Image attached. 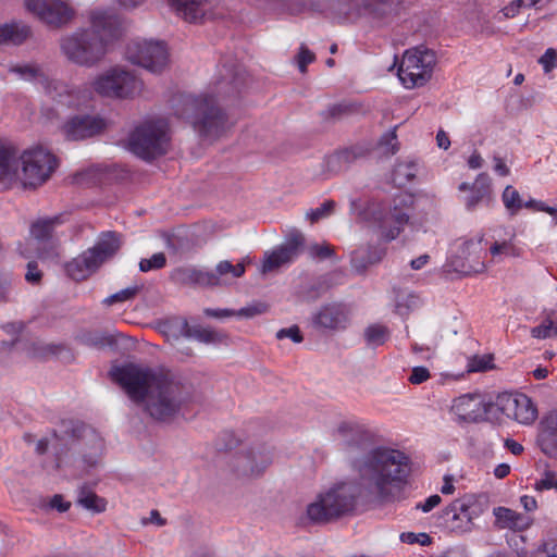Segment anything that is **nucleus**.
I'll return each instance as SVG.
<instances>
[{
    "label": "nucleus",
    "mask_w": 557,
    "mask_h": 557,
    "mask_svg": "<svg viewBox=\"0 0 557 557\" xmlns=\"http://www.w3.org/2000/svg\"><path fill=\"white\" fill-rule=\"evenodd\" d=\"M336 432L341 449L357 478L335 483L307 506V517L314 524L352 516L372 503L397 502L412 471L409 456L398 449L375 446L373 434L363 425L344 421Z\"/></svg>",
    "instance_id": "obj_1"
},
{
    "label": "nucleus",
    "mask_w": 557,
    "mask_h": 557,
    "mask_svg": "<svg viewBox=\"0 0 557 557\" xmlns=\"http://www.w3.org/2000/svg\"><path fill=\"white\" fill-rule=\"evenodd\" d=\"M90 28H82L60 39L62 54L72 63L94 66L107 54L108 44L119 39L123 33L121 16L110 10L90 14Z\"/></svg>",
    "instance_id": "obj_2"
},
{
    "label": "nucleus",
    "mask_w": 557,
    "mask_h": 557,
    "mask_svg": "<svg viewBox=\"0 0 557 557\" xmlns=\"http://www.w3.org/2000/svg\"><path fill=\"white\" fill-rule=\"evenodd\" d=\"M52 449L57 468L73 467L85 473L97 468L102 459L104 443L102 437L79 420L65 419L60 430H52Z\"/></svg>",
    "instance_id": "obj_3"
},
{
    "label": "nucleus",
    "mask_w": 557,
    "mask_h": 557,
    "mask_svg": "<svg viewBox=\"0 0 557 557\" xmlns=\"http://www.w3.org/2000/svg\"><path fill=\"white\" fill-rule=\"evenodd\" d=\"M174 114L189 123L201 139L215 140L230 128L226 112L210 95H177L172 99Z\"/></svg>",
    "instance_id": "obj_4"
},
{
    "label": "nucleus",
    "mask_w": 557,
    "mask_h": 557,
    "mask_svg": "<svg viewBox=\"0 0 557 557\" xmlns=\"http://www.w3.org/2000/svg\"><path fill=\"white\" fill-rule=\"evenodd\" d=\"M189 399L190 393L185 384L170 373H161L141 404L152 420L171 423Z\"/></svg>",
    "instance_id": "obj_5"
},
{
    "label": "nucleus",
    "mask_w": 557,
    "mask_h": 557,
    "mask_svg": "<svg viewBox=\"0 0 557 557\" xmlns=\"http://www.w3.org/2000/svg\"><path fill=\"white\" fill-rule=\"evenodd\" d=\"M413 202V196L410 194L395 197L389 208L383 202L372 200L367 203L360 215L363 220L375 223L383 238L392 242L399 236L408 223Z\"/></svg>",
    "instance_id": "obj_6"
},
{
    "label": "nucleus",
    "mask_w": 557,
    "mask_h": 557,
    "mask_svg": "<svg viewBox=\"0 0 557 557\" xmlns=\"http://www.w3.org/2000/svg\"><path fill=\"white\" fill-rule=\"evenodd\" d=\"M165 120H150L141 123L131 133L129 150L143 160H153L166 153L170 137Z\"/></svg>",
    "instance_id": "obj_7"
},
{
    "label": "nucleus",
    "mask_w": 557,
    "mask_h": 557,
    "mask_svg": "<svg viewBox=\"0 0 557 557\" xmlns=\"http://www.w3.org/2000/svg\"><path fill=\"white\" fill-rule=\"evenodd\" d=\"M436 64L435 52L423 46L406 50L398 67V77L406 88L424 86Z\"/></svg>",
    "instance_id": "obj_8"
},
{
    "label": "nucleus",
    "mask_w": 557,
    "mask_h": 557,
    "mask_svg": "<svg viewBox=\"0 0 557 557\" xmlns=\"http://www.w3.org/2000/svg\"><path fill=\"white\" fill-rule=\"evenodd\" d=\"M110 374L136 404H141L146 399L150 388L161 375L151 369L140 368L134 363L114 367Z\"/></svg>",
    "instance_id": "obj_9"
},
{
    "label": "nucleus",
    "mask_w": 557,
    "mask_h": 557,
    "mask_svg": "<svg viewBox=\"0 0 557 557\" xmlns=\"http://www.w3.org/2000/svg\"><path fill=\"white\" fill-rule=\"evenodd\" d=\"M245 273V265L237 263L233 265L230 261L224 260L218 263L215 271H202L194 268L176 269L173 278L188 286L215 287L222 285L224 276L231 274L232 277H240Z\"/></svg>",
    "instance_id": "obj_10"
},
{
    "label": "nucleus",
    "mask_w": 557,
    "mask_h": 557,
    "mask_svg": "<svg viewBox=\"0 0 557 557\" xmlns=\"http://www.w3.org/2000/svg\"><path fill=\"white\" fill-rule=\"evenodd\" d=\"M23 164V183L26 187H37L47 182L58 166V160L42 147L24 151L20 157Z\"/></svg>",
    "instance_id": "obj_11"
},
{
    "label": "nucleus",
    "mask_w": 557,
    "mask_h": 557,
    "mask_svg": "<svg viewBox=\"0 0 557 557\" xmlns=\"http://www.w3.org/2000/svg\"><path fill=\"white\" fill-rule=\"evenodd\" d=\"M127 59L152 73H161L169 61V52L163 41H134L126 49Z\"/></svg>",
    "instance_id": "obj_12"
},
{
    "label": "nucleus",
    "mask_w": 557,
    "mask_h": 557,
    "mask_svg": "<svg viewBox=\"0 0 557 557\" xmlns=\"http://www.w3.org/2000/svg\"><path fill=\"white\" fill-rule=\"evenodd\" d=\"M63 223V215L57 214L37 218L29 224V237L35 242L40 258L58 256L59 239L55 228Z\"/></svg>",
    "instance_id": "obj_13"
},
{
    "label": "nucleus",
    "mask_w": 557,
    "mask_h": 557,
    "mask_svg": "<svg viewBox=\"0 0 557 557\" xmlns=\"http://www.w3.org/2000/svg\"><path fill=\"white\" fill-rule=\"evenodd\" d=\"M95 91L107 97L127 98L140 89L137 77L123 69H112L92 83Z\"/></svg>",
    "instance_id": "obj_14"
},
{
    "label": "nucleus",
    "mask_w": 557,
    "mask_h": 557,
    "mask_svg": "<svg viewBox=\"0 0 557 557\" xmlns=\"http://www.w3.org/2000/svg\"><path fill=\"white\" fill-rule=\"evenodd\" d=\"M271 462L270 449L259 444L236 453L230 461V467L238 478L252 479L260 476Z\"/></svg>",
    "instance_id": "obj_15"
},
{
    "label": "nucleus",
    "mask_w": 557,
    "mask_h": 557,
    "mask_svg": "<svg viewBox=\"0 0 557 557\" xmlns=\"http://www.w3.org/2000/svg\"><path fill=\"white\" fill-rule=\"evenodd\" d=\"M26 9L50 28H61L74 17L75 11L62 0H26Z\"/></svg>",
    "instance_id": "obj_16"
},
{
    "label": "nucleus",
    "mask_w": 557,
    "mask_h": 557,
    "mask_svg": "<svg viewBox=\"0 0 557 557\" xmlns=\"http://www.w3.org/2000/svg\"><path fill=\"white\" fill-rule=\"evenodd\" d=\"M401 0H357L346 12L349 18L366 17L382 23L396 15Z\"/></svg>",
    "instance_id": "obj_17"
},
{
    "label": "nucleus",
    "mask_w": 557,
    "mask_h": 557,
    "mask_svg": "<svg viewBox=\"0 0 557 557\" xmlns=\"http://www.w3.org/2000/svg\"><path fill=\"white\" fill-rule=\"evenodd\" d=\"M350 322V309L341 301L325 304L312 317V326L319 331L345 330Z\"/></svg>",
    "instance_id": "obj_18"
},
{
    "label": "nucleus",
    "mask_w": 557,
    "mask_h": 557,
    "mask_svg": "<svg viewBox=\"0 0 557 557\" xmlns=\"http://www.w3.org/2000/svg\"><path fill=\"white\" fill-rule=\"evenodd\" d=\"M305 237L300 232L290 233L286 242L268 253L262 263V273L272 272L280 267L292 262L301 252Z\"/></svg>",
    "instance_id": "obj_19"
},
{
    "label": "nucleus",
    "mask_w": 557,
    "mask_h": 557,
    "mask_svg": "<svg viewBox=\"0 0 557 557\" xmlns=\"http://www.w3.org/2000/svg\"><path fill=\"white\" fill-rule=\"evenodd\" d=\"M165 331L171 333L175 338L187 337L195 338L205 344H216L223 342L224 336L209 327L200 325L191 326L186 319L175 318L164 323Z\"/></svg>",
    "instance_id": "obj_20"
},
{
    "label": "nucleus",
    "mask_w": 557,
    "mask_h": 557,
    "mask_svg": "<svg viewBox=\"0 0 557 557\" xmlns=\"http://www.w3.org/2000/svg\"><path fill=\"white\" fill-rule=\"evenodd\" d=\"M106 124L98 116L89 114H77L71 116L63 125V132L66 138L72 140L85 139L99 134Z\"/></svg>",
    "instance_id": "obj_21"
},
{
    "label": "nucleus",
    "mask_w": 557,
    "mask_h": 557,
    "mask_svg": "<svg viewBox=\"0 0 557 557\" xmlns=\"http://www.w3.org/2000/svg\"><path fill=\"white\" fill-rule=\"evenodd\" d=\"M451 412L458 423L481 422L482 397L479 394H465L454 399Z\"/></svg>",
    "instance_id": "obj_22"
},
{
    "label": "nucleus",
    "mask_w": 557,
    "mask_h": 557,
    "mask_svg": "<svg viewBox=\"0 0 557 557\" xmlns=\"http://www.w3.org/2000/svg\"><path fill=\"white\" fill-rule=\"evenodd\" d=\"M123 236L114 231L102 232L94 245L87 249L100 267L108 260L112 259L121 249Z\"/></svg>",
    "instance_id": "obj_23"
},
{
    "label": "nucleus",
    "mask_w": 557,
    "mask_h": 557,
    "mask_svg": "<svg viewBox=\"0 0 557 557\" xmlns=\"http://www.w3.org/2000/svg\"><path fill=\"white\" fill-rule=\"evenodd\" d=\"M537 444L549 458L557 459V412L545 416L540 423Z\"/></svg>",
    "instance_id": "obj_24"
},
{
    "label": "nucleus",
    "mask_w": 557,
    "mask_h": 557,
    "mask_svg": "<svg viewBox=\"0 0 557 557\" xmlns=\"http://www.w3.org/2000/svg\"><path fill=\"white\" fill-rule=\"evenodd\" d=\"M495 517V527L498 529H509L516 532L528 530L533 523V519L527 515L517 512L507 507H495L493 509Z\"/></svg>",
    "instance_id": "obj_25"
},
{
    "label": "nucleus",
    "mask_w": 557,
    "mask_h": 557,
    "mask_svg": "<svg viewBox=\"0 0 557 557\" xmlns=\"http://www.w3.org/2000/svg\"><path fill=\"white\" fill-rule=\"evenodd\" d=\"M18 151L15 147L0 144V184L8 188L16 178Z\"/></svg>",
    "instance_id": "obj_26"
},
{
    "label": "nucleus",
    "mask_w": 557,
    "mask_h": 557,
    "mask_svg": "<svg viewBox=\"0 0 557 557\" xmlns=\"http://www.w3.org/2000/svg\"><path fill=\"white\" fill-rule=\"evenodd\" d=\"M368 153L369 150L362 146H352L336 151L326 159L327 170L334 173L345 171L350 164L364 158Z\"/></svg>",
    "instance_id": "obj_27"
},
{
    "label": "nucleus",
    "mask_w": 557,
    "mask_h": 557,
    "mask_svg": "<svg viewBox=\"0 0 557 557\" xmlns=\"http://www.w3.org/2000/svg\"><path fill=\"white\" fill-rule=\"evenodd\" d=\"M100 267L88 250L84 251L65 264L66 274L76 282L88 278Z\"/></svg>",
    "instance_id": "obj_28"
},
{
    "label": "nucleus",
    "mask_w": 557,
    "mask_h": 557,
    "mask_svg": "<svg viewBox=\"0 0 557 557\" xmlns=\"http://www.w3.org/2000/svg\"><path fill=\"white\" fill-rule=\"evenodd\" d=\"M247 83V75L240 67L227 70L226 75H223L216 83V88L220 94L225 97H234L239 95L245 88Z\"/></svg>",
    "instance_id": "obj_29"
},
{
    "label": "nucleus",
    "mask_w": 557,
    "mask_h": 557,
    "mask_svg": "<svg viewBox=\"0 0 557 557\" xmlns=\"http://www.w3.org/2000/svg\"><path fill=\"white\" fill-rule=\"evenodd\" d=\"M208 0H169L171 8L189 23H198L206 15Z\"/></svg>",
    "instance_id": "obj_30"
},
{
    "label": "nucleus",
    "mask_w": 557,
    "mask_h": 557,
    "mask_svg": "<svg viewBox=\"0 0 557 557\" xmlns=\"http://www.w3.org/2000/svg\"><path fill=\"white\" fill-rule=\"evenodd\" d=\"M492 195L491 178L486 173H480L472 184L471 194L466 199L468 210H474L483 201H490Z\"/></svg>",
    "instance_id": "obj_31"
},
{
    "label": "nucleus",
    "mask_w": 557,
    "mask_h": 557,
    "mask_svg": "<svg viewBox=\"0 0 557 557\" xmlns=\"http://www.w3.org/2000/svg\"><path fill=\"white\" fill-rule=\"evenodd\" d=\"M455 511L459 510L460 512H465L467 517L466 527L471 528L474 527V519L480 517L484 511V506L480 502V499L473 495H467L462 498L455 499Z\"/></svg>",
    "instance_id": "obj_32"
},
{
    "label": "nucleus",
    "mask_w": 557,
    "mask_h": 557,
    "mask_svg": "<svg viewBox=\"0 0 557 557\" xmlns=\"http://www.w3.org/2000/svg\"><path fill=\"white\" fill-rule=\"evenodd\" d=\"M30 27L24 24L0 25V44L21 45L30 36Z\"/></svg>",
    "instance_id": "obj_33"
},
{
    "label": "nucleus",
    "mask_w": 557,
    "mask_h": 557,
    "mask_svg": "<svg viewBox=\"0 0 557 557\" xmlns=\"http://www.w3.org/2000/svg\"><path fill=\"white\" fill-rule=\"evenodd\" d=\"M76 503L94 513L103 512L107 508V500L98 496L87 485L79 487Z\"/></svg>",
    "instance_id": "obj_34"
},
{
    "label": "nucleus",
    "mask_w": 557,
    "mask_h": 557,
    "mask_svg": "<svg viewBox=\"0 0 557 557\" xmlns=\"http://www.w3.org/2000/svg\"><path fill=\"white\" fill-rule=\"evenodd\" d=\"M455 500L451 502L447 507L443 509L442 519L447 529L451 532L456 533H467L471 531V528H465L467 517L465 512H460L459 510L455 511Z\"/></svg>",
    "instance_id": "obj_35"
},
{
    "label": "nucleus",
    "mask_w": 557,
    "mask_h": 557,
    "mask_svg": "<svg viewBox=\"0 0 557 557\" xmlns=\"http://www.w3.org/2000/svg\"><path fill=\"white\" fill-rule=\"evenodd\" d=\"M76 339L82 345L97 349H101L115 344V341L112 336L107 335L100 331H83L76 336Z\"/></svg>",
    "instance_id": "obj_36"
},
{
    "label": "nucleus",
    "mask_w": 557,
    "mask_h": 557,
    "mask_svg": "<svg viewBox=\"0 0 557 557\" xmlns=\"http://www.w3.org/2000/svg\"><path fill=\"white\" fill-rule=\"evenodd\" d=\"M517 405L515 421L522 424H530L536 419L537 410L527 395L519 394Z\"/></svg>",
    "instance_id": "obj_37"
},
{
    "label": "nucleus",
    "mask_w": 557,
    "mask_h": 557,
    "mask_svg": "<svg viewBox=\"0 0 557 557\" xmlns=\"http://www.w3.org/2000/svg\"><path fill=\"white\" fill-rule=\"evenodd\" d=\"M531 335L540 339L557 335V311L547 312L542 323L531 329Z\"/></svg>",
    "instance_id": "obj_38"
},
{
    "label": "nucleus",
    "mask_w": 557,
    "mask_h": 557,
    "mask_svg": "<svg viewBox=\"0 0 557 557\" xmlns=\"http://www.w3.org/2000/svg\"><path fill=\"white\" fill-rule=\"evenodd\" d=\"M391 332L387 326L382 324H371L364 332L363 337L369 347L382 346L389 338Z\"/></svg>",
    "instance_id": "obj_39"
},
{
    "label": "nucleus",
    "mask_w": 557,
    "mask_h": 557,
    "mask_svg": "<svg viewBox=\"0 0 557 557\" xmlns=\"http://www.w3.org/2000/svg\"><path fill=\"white\" fill-rule=\"evenodd\" d=\"M417 173V163L414 161L399 162L396 164L393 178L399 185H406L414 180Z\"/></svg>",
    "instance_id": "obj_40"
},
{
    "label": "nucleus",
    "mask_w": 557,
    "mask_h": 557,
    "mask_svg": "<svg viewBox=\"0 0 557 557\" xmlns=\"http://www.w3.org/2000/svg\"><path fill=\"white\" fill-rule=\"evenodd\" d=\"M502 200L510 215H516L523 208V200L521 199L519 191L511 185L505 187Z\"/></svg>",
    "instance_id": "obj_41"
},
{
    "label": "nucleus",
    "mask_w": 557,
    "mask_h": 557,
    "mask_svg": "<svg viewBox=\"0 0 557 557\" xmlns=\"http://www.w3.org/2000/svg\"><path fill=\"white\" fill-rule=\"evenodd\" d=\"M358 108L351 102H341L331 106L326 111L322 112L325 120L339 121L352 113H356Z\"/></svg>",
    "instance_id": "obj_42"
},
{
    "label": "nucleus",
    "mask_w": 557,
    "mask_h": 557,
    "mask_svg": "<svg viewBox=\"0 0 557 557\" xmlns=\"http://www.w3.org/2000/svg\"><path fill=\"white\" fill-rule=\"evenodd\" d=\"M518 404V395H512L509 393L499 394L496 397V406L500 413L505 416V418L515 419L517 416V405Z\"/></svg>",
    "instance_id": "obj_43"
},
{
    "label": "nucleus",
    "mask_w": 557,
    "mask_h": 557,
    "mask_svg": "<svg viewBox=\"0 0 557 557\" xmlns=\"http://www.w3.org/2000/svg\"><path fill=\"white\" fill-rule=\"evenodd\" d=\"M505 416L500 413L495 401L484 403L482 399V411H481V422L488 421L492 423L500 424L504 422Z\"/></svg>",
    "instance_id": "obj_44"
},
{
    "label": "nucleus",
    "mask_w": 557,
    "mask_h": 557,
    "mask_svg": "<svg viewBox=\"0 0 557 557\" xmlns=\"http://www.w3.org/2000/svg\"><path fill=\"white\" fill-rule=\"evenodd\" d=\"M335 206L336 203L334 200H325L320 207L307 212V218L312 224L317 223L321 219L330 216L334 212Z\"/></svg>",
    "instance_id": "obj_45"
},
{
    "label": "nucleus",
    "mask_w": 557,
    "mask_h": 557,
    "mask_svg": "<svg viewBox=\"0 0 557 557\" xmlns=\"http://www.w3.org/2000/svg\"><path fill=\"white\" fill-rule=\"evenodd\" d=\"M140 289H141V286H138V285H134V286L124 288V289L107 297L103 300V304L111 306L116 302H123L126 300H131L140 292Z\"/></svg>",
    "instance_id": "obj_46"
},
{
    "label": "nucleus",
    "mask_w": 557,
    "mask_h": 557,
    "mask_svg": "<svg viewBox=\"0 0 557 557\" xmlns=\"http://www.w3.org/2000/svg\"><path fill=\"white\" fill-rule=\"evenodd\" d=\"M379 145L384 149L386 154H395L399 150L396 127L383 134L380 138Z\"/></svg>",
    "instance_id": "obj_47"
},
{
    "label": "nucleus",
    "mask_w": 557,
    "mask_h": 557,
    "mask_svg": "<svg viewBox=\"0 0 557 557\" xmlns=\"http://www.w3.org/2000/svg\"><path fill=\"white\" fill-rule=\"evenodd\" d=\"M166 264V257L164 252H157L149 259H141L139 262V270L141 272H148L151 270H159L164 268Z\"/></svg>",
    "instance_id": "obj_48"
},
{
    "label": "nucleus",
    "mask_w": 557,
    "mask_h": 557,
    "mask_svg": "<svg viewBox=\"0 0 557 557\" xmlns=\"http://www.w3.org/2000/svg\"><path fill=\"white\" fill-rule=\"evenodd\" d=\"M62 352H69V348L65 345H39L34 344V356L36 357H47L49 355L60 356Z\"/></svg>",
    "instance_id": "obj_49"
},
{
    "label": "nucleus",
    "mask_w": 557,
    "mask_h": 557,
    "mask_svg": "<svg viewBox=\"0 0 557 557\" xmlns=\"http://www.w3.org/2000/svg\"><path fill=\"white\" fill-rule=\"evenodd\" d=\"M534 488L539 492L555 490L557 491V474L555 471L545 470L542 478L536 480Z\"/></svg>",
    "instance_id": "obj_50"
},
{
    "label": "nucleus",
    "mask_w": 557,
    "mask_h": 557,
    "mask_svg": "<svg viewBox=\"0 0 557 557\" xmlns=\"http://www.w3.org/2000/svg\"><path fill=\"white\" fill-rule=\"evenodd\" d=\"M12 72L18 74L22 78L33 81L40 75V70L36 65L25 64L16 65L11 69Z\"/></svg>",
    "instance_id": "obj_51"
},
{
    "label": "nucleus",
    "mask_w": 557,
    "mask_h": 557,
    "mask_svg": "<svg viewBox=\"0 0 557 557\" xmlns=\"http://www.w3.org/2000/svg\"><path fill=\"white\" fill-rule=\"evenodd\" d=\"M490 252L493 257L505 255V256H517V248L509 242L498 243L495 242L491 248Z\"/></svg>",
    "instance_id": "obj_52"
},
{
    "label": "nucleus",
    "mask_w": 557,
    "mask_h": 557,
    "mask_svg": "<svg viewBox=\"0 0 557 557\" xmlns=\"http://www.w3.org/2000/svg\"><path fill=\"white\" fill-rule=\"evenodd\" d=\"M42 271L39 269L37 261L32 260L26 265L25 280L27 283L36 285L41 282Z\"/></svg>",
    "instance_id": "obj_53"
},
{
    "label": "nucleus",
    "mask_w": 557,
    "mask_h": 557,
    "mask_svg": "<svg viewBox=\"0 0 557 557\" xmlns=\"http://www.w3.org/2000/svg\"><path fill=\"white\" fill-rule=\"evenodd\" d=\"M369 265L366 251L357 250L351 255V267L358 274L364 273Z\"/></svg>",
    "instance_id": "obj_54"
},
{
    "label": "nucleus",
    "mask_w": 557,
    "mask_h": 557,
    "mask_svg": "<svg viewBox=\"0 0 557 557\" xmlns=\"http://www.w3.org/2000/svg\"><path fill=\"white\" fill-rule=\"evenodd\" d=\"M238 444V440L236 438L235 434L230 431L222 432L218 443L216 447L219 450H231L235 448Z\"/></svg>",
    "instance_id": "obj_55"
},
{
    "label": "nucleus",
    "mask_w": 557,
    "mask_h": 557,
    "mask_svg": "<svg viewBox=\"0 0 557 557\" xmlns=\"http://www.w3.org/2000/svg\"><path fill=\"white\" fill-rule=\"evenodd\" d=\"M267 310L268 306L265 304L258 302L239 309L238 311H236V315L243 318H253L256 315L264 313Z\"/></svg>",
    "instance_id": "obj_56"
},
{
    "label": "nucleus",
    "mask_w": 557,
    "mask_h": 557,
    "mask_svg": "<svg viewBox=\"0 0 557 557\" xmlns=\"http://www.w3.org/2000/svg\"><path fill=\"white\" fill-rule=\"evenodd\" d=\"M277 339L290 338L294 343H301L304 341V336L300 332V329L297 325H293L287 329H281L276 333Z\"/></svg>",
    "instance_id": "obj_57"
},
{
    "label": "nucleus",
    "mask_w": 557,
    "mask_h": 557,
    "mask_svg": "<svg viewBox=\"0 0 557 557\" xmlns=\"http://www.w3.org/2000/svg\"><path fill=\"white\" fill-rule=\"evenodd\" d=\"M400 539L404 543L414 544L420 543L421 545H430L432 540L426 533L416 534L413 532L403 533Z\"/></svg>",
    "instance_id": "obj_58"
},
{
    "label": "nucleus",
    "mask_w": 557,
    "mask_h": 557,
    "mask_svg": "<svg viewBox=\"0 0 557 557\" xmlns=\"http://www.w3.org/2000/svg\"><path fill=\"white\" fill-rule=\"evenodd\" d=\"M12 280L9 274L0 273V302L10 300Z\"/></svg>",
    "instance_id": "obj_59"
},
{
    "label": "nucleus",
    "mask_w": 557,
    "mask_h": 557,
    "mask_svg": "<svg viewBox=\"0 0 557 557\" xmlns=\"http://www.w3.org/2000/svg\"><path fill=\"white\" fill-rule=\"evenodd\" d=\"M314 61V54L305 46L300 47L298 52V67L301 73L307 71L309 63Z\"/></svg>",
    "instance_id": "obj_60"
},
{
    "label": "nucleus",
    "mask_w": 557,
    "mask_h": 557,
    "mask_svg": "<svg viewBox=\"0 0 557 557\" xmlns=\"http://www.w3.org/2000/svg\"><path fill=\"white\" fill-rule=\"evenodd\" d=\"M310 255L314 258L326 259L334 255V249L327 244H314L310 247Z\"/></svg>",
    "instance_id": "obj_61"
},
{
    "label": "nucleus",
    "mask_w": 557,
    "mask_h": 557,
    "mask_svg": "<svg viewBox=\"0 0 557 557\" xmlns=\"http://www.w3.org/2000/svg\"><path fill=\"white\" fill-rule=\"evenodd\" d=\"M430 371L425 367H414L409 376L411 384H421L430 379Z\"/></svg>",
    "instance_id": "obj_62"
},
{
    "label": "nucleus",
    "mask_w": 557,
    "mask_h": 557,
    "mask_svg": "<svg viewBox=\"0 0 557 557\" xmlns=\"http://www.w3.org/2000/svg\"><path fill=\"white\" fill-rule=\"evenodd\" d=\"M557 52L553 48H548L540 58V63L543 65L545 72H549L556 64Z\"/></svg>",
    "instance_id": "obj_63"
},
{
    "label": "nucleus",
    "mask_w": 557,
    "mask_h": 557,
    "mask_svg": "<svg viewBox=\"0 0 557 557\" xmlns=\"http://www.w3.org/2000/svg\"><path fill=\"white\" fill-rule=\"evenodd\" d=\"M203 313L206 317H209V318L224 319V318L235 317L236 310L206 308L203 310Z\"/></svg>",
    "instance_id": "obj_64"
}]
</instances>
